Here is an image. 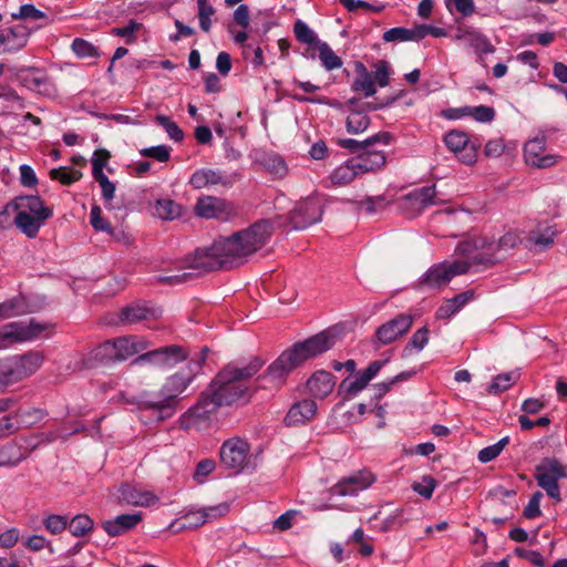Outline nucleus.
Returning <instances> with one entry per match:
<instances>
[{
    "instance_id": "nucleus-1",
    "label": "nucleus",
    "mask_w": 567,
    "mask_h": 567,
    "mask_svg": "<svg viewBox=\"0 0 567 567\" xmlns=\"http://www.w3.org/2000/svg\"><path fill=\"white\" fill-rule=\"evenodd\" d=\"M264 365L259 358H252L246 365H225L200 393L197 402L181 417V426L190 429L210 419L221 406L247 403L252 394L250 379Z\"/></svg>"
},
{
    "instance_id": "nucleus-2",
    "label": "nucleus",
    "mask_w": 567,
    "mask_h": 567,
    "mask_svg": "<svg viewBox=\"0 0 567 567\" xmlns=\"http://www.w3.org/2000/svg\"><path fill=\"white\" fill-rule=\"evenodd\" d=\"M336 343V337L329 331H321L305 341L296 342L285 350L267 369L265 378L274 384H281L296 368L328 350Z\"/></svg>"
},
{
    "instance_id": "nucleus-3",
    "label": "nucleus",
    "mask_w": 567,
    "mask_h": 567,
    "mask_svg": "<svg viewBox=\"0 0 567 567\" xmlns=\"http://www.w3.org/2000/svg\"><path fill=\"white\" fill-rule=\"evenodd\" d=\"M195 373L190 370H179L169 375L157 393L158 399L145 392L134 400L141 412H150L152 420L164 421L171 419L177 410L178 396L193 382Z\"/></svg>"
},
{
    "instance_id": "nucleus-4",
    "label": "nucleus",
    "mask_w": 567,
    "mask_h": 567,
    "mask_svg": "<svg viewBox=\"0 0 567 567\" xmlns=\"http://www.w3.org/2000/svg\"><path fill=\"white\" fill-rule=\"evenodd\" d=\"M272 230L274 226L270 220H258L250 227L236 231L229 237H221L224 246L220 249L228 252L234 268L238 267L266 245Z\"/></svg>"
},
{
    "instance_id": "nucleus-5",
    "label": "nucleus",
    "mask_w": 567,
    "mask_h": 567,
    "mask_svg": "<svg viewBox=\"0 0 567 567\" xmlns=\"http://www.w3.org/2000/svg\"><path fill=\"white\" fill-rule=\"evenodd\" d=\"M224 246L221 238L216 239L209 247L198 248L195 252L187 257L181 269L192 270L193 277L209 271L225 270L234 268L227 251H221Z\"/></svg>"
},
{
    "instance_id": "nucleus-6",
    "label": "nucleus",
    "mask_w": 567,
    "mask_h": 567,
    "mask_svg": "<svg viewBox=\"0 0 567 567\" xmlns=\"http://www.w3.org/2000/svg\"><path fill=\"white\" fill-rule=\"evenodd\" d=\"M189 357L187 348L179 344H169L156 349H147L137 355L131 365H152L159 370H171L177 364L186 361Z\"/></svg>"
},
{
    "instance_id": "nucleus-7",
    "label": "nucleus",
    "mask_w": 567,
    "mask_h": 567,
    "mask_svg": "<svg viewBox=\"0 0 567 567\" xmlns=\"http://www.w3.org/2000/svg\"><path fill=\"white\" fill-rule=\"evenodd\" d=\"M471 264L466 260L442 261L432 265L417 280V286L425 289H440L455 276L468 271Z\"/></svg>"
},
{
    "instance_id": "nucleus-8",
    "label": "nucleus",
    "mask_w": 567,
    "mask_h": 567,
    "mask_svg": "<svg viewBox=\"0 0 567 567\" xmlns=\"http://www.w3.org/2000/svg\"><path fill=\"white\" fill-rule=\"evenodd\" d=\"M403 94H404V91L401 90L398 94H395L393 96L385 97L378 103L360 104L359 100H355V99L349 100L347 103V105L349 107V114H348L347 121H346V127H347L348 133L359 134V133L364 132L371 123L370 117L367 114L368 111H377V110H380L383 107L391 106Z\"/></svg>"
},
{
    "instance_id": "nucleus-9",
    "label": "nucleus",
    "mask_w": 567,
    "mask_h": 567,
    "mask_svg": "<svg viewBox=\"0 0 567 567\" xmlns=\"http://www.w3.org/2000/svg\"><path fill=\"white\" fill-rule=\"evenodd\" d=\"M535 480L539 487L556 502L561 501L558 481L567 477L566 467L555 457H545L535 468Z\"/></svg>"
},
{
    "instance_id": "nucleus-10",
    "label": "nucleus",
    "mask_w": 567,
    "mask_h": 567,
    "mask_svg": "<svg viewBox=\"0 0 567 567\" xmlns=\"http://www.w3.org/2000/svg\"><path fill=\"white\" fill-rule=\"evenodd\" d=\"M444 143L461 162L472 165L477 159V154L482 146V138L478 136H470L467 133L460 130H452L445 134Z\"/></svg>"
},
{
    "instance_id": "nucleus-11",
    "label": "nucleus",
    "mask_w": 567,
    "mask_h": 567,
    "mask_svg": "<svg viewBox=\"0 0 567 567\" xmlns=\"http://www.w3.org/2000/svg\"><path fill=\"white\" fill-rule=\"evenodd\" d=\"M375 481V474L368 468L354 471L336 483L330 488V494L337 496H355L359 492L369 488Z\"/></svg>"
},
{
    "instance_id": "nucleus-12",
    "label": "nucleus",
    "mask_w": 567,
    "mask_h": 567,
    "mask_svg": "<svg viewBox=\"0 0 567 567\" xmlns=\"http://www.w3.org/2000/svg\"><path fill=\"white\" fill-rule=\"evenodd\" d=\"M240 175L238 173H226L220 169L200 168L195 171L189 179V185L194 189L209 188V187H231Z\"/></svg>"
},
{
    "instance_id": "nucleus-13",
    "label": "nucleus",
    "mask_w": 567,
    "mask_h": 567,
    "mask_svg": "<svg viewBox=\"0 0 567 567\" xmlns=\"http://www.w3.org/2000/svg\"><path fill=\"white\" fill-rule=\"evenodd\" d=\"M45 329V324H42L34 319H31L29 322H10L0 328L7 348L16 342L34 340L39 338Z\"/></svg>"
},
{
    "instance_id": "nucleus-14",
    "label": "nucleus",
    "mask_w": 567,
    "mask_h": 567,
    "mask_svg": "<svg viewBox=\"0 0 567 567\" xmlns=\"http://www.w3.org/2000/svg\"><path fill=\"white\" fill-rule=\"evenodd\" d=\"M249 451V444L246 441L239 437L229 439L220 447V462L227 468L239 473L247 463Z\"/></svg>"
},
{
    "instance_id": "nucleus-15",
    "label": "nucleus",
    "mask_w": 567,
    "mask_h": 567,
    "mask_svg": "<svg viewBox=\"0 0 567 567\" xmlns=\"http://www.w3.org/2000/svg\"><path fill=\"white\" fill-rule=\"evenodd\" d=\"M435 186L413 189L401 198L400 207L409 218H413L431 205H437Z\"/></svg>"
},
{
    "instance_id": "nucleus-16",
    "label": "nucleus",
    "mask_w": 567,
    "mask_h": 567,
    "mask_svg": "<svg viewBox=\"0 0 567 567\" xmlns=\"http://www.w3.org/2000/svg\"><path fill=\"white\" fill-rule=\"evenodd\" d=\"M559 156L546 150L544 136L527 141L524 145V159L528 166L535 168H549L558 164Z\"/></svg>"
},
{
    "instance_id": "nucleus-17",
    "label": "nucleus",
    "mask_w": 567,
    "mask_h": 567,
    "mask_svg": "<svg viewBox=\"0 0 567 567\" xmlns=\"http://www.w3.org/2000/svg\"><path fill=\"white\" fill-rule=\"evenodd\" d=\"M322 207L318 199L307 198L296 205L289 213V223L292 229H305L321 219Z\"/></svg>"
},
{
    "instance_id": "nucleus-18",
    "label": "nucleus",
    "mask_w": 567,
    "mask_h": 567,
    "mask_svg": "<svg viewBox=\"0 0 567 567\" xmlns=\"http://www.w3.org/2000/svg\"><path fill=\"white\" fill-rule=\"evenodd\" d=\"M388 360L372 361L367 369L359 372L353 379L347 378L339 385V393H344V399L349 400L367 388L369 382L380 372Z\"/></svg>"
},
{
    "instance_id": "nucleus-19",
    "label": "nucleus",
    "mask_w": 567,
    "mask_h": 567,
    "mask_svg": "<svg viewBox=\"0 0 567 567\" xmlns=\"http://www.w3.org/2000/svg\"><path fill=\"white\" fill-rule=\"evenodd\" d=\"M412 324L413 317L411 315L400 313L377 329L375 339L382 346L390 344L404 336Z\"/></svg>"
},
{
    "instance_id": "nucleus-20",
    "label": "nucleus",
    "mask_w": 567,
    "mask_h": 567,
    "mask_svg": "<svg viewBox=\"0 0 567 567\" xmlns=\"http://www.w3.org/2000/svg\"><path fill=\"white\" fill-rule=\"evenodd\" d=\"M195 213L202 218L227 219L233 213V205L224 198L203 196L197 199Z\"/></svg>"
},
{
    "instance_id": "nucleus-21",
    "label": "nucleus",
    "mask_w": 567,
    "mask_h": 567,
    "mask_svg": "<svg viewBox=\"0 0 567 567\" xmlns=\"http://www.w3.org/2000/svg\"><path fill=\"white\" fill-rule=\"evenodd\" d=\"M33 31V28L22 23L1 29L4 53H16L25 48Z\"/></svg>"
},
{
    "instance_id": "nucleus-22",
    "label": "nucleus",
    "mask_w": 567,
    "mask_h": 567,
    "mask_svg": "<svg viewBox=\"0 0 567 567\" xmlns=\"http://www.w3.org/2000/svg\"><path fill=\"white\" fill-rule=\"evenodd\" d=\"M357 169L361 175L373 173L381 169L386 163L384 151L375 150L373 146H367L352 157Z\"/></svg>"
},
{
    "instance_id": "nucleus-23",
    "label": "nucleus",
    "mask_w": 567,
    "mask_h": 567,
    "mask_svg": "<svg viewBox=\"0 0 567 567\" xmlns=\"http://www.w3.org/2000/svg\"><path fill=\"white\" fill-rule=\"evenodd\" d=\"M29 216L38 217L39 220H48L52 217V208L44 205L39 196L27 195L13 199V212H24Z\"/></svg>"
},
{
    "instance_id": "nucleus-24",
    "label": "nucleus",
    "mask_w": 567,
    "mask_h": 567,
    "mask_svg": "<svg viewBox=\"0 0 567 567\" xmlns=\"http://www.w3.org/2000/svg\"><path fill=\"white\" fill-rule=\"evenodd\" d=\"M117 361H125L135 354H142L151 348V342L143 337L125 336L114 339Z\"/></svg>"
},
{
    "instance_id": "nucleus-25",
    "label": "nucleus",
    "mask_w": 567,
    "mask_h": 567,
    "mask_svg": "<svg viewBox=\"0 0 567 567\" xmlns=\"http://www.w3.org/2000/svg\"><path fill=\"white\" fill-rule=\"evenodd\" d=\"M117 493L118 503L126 505L151 506L158 501L152 492L141 491L128 484L121 485Z\"/></svg>"
},
{
    "instance_id": "nucleus-26",
    "label": "nucleus",
    "mask_w": 567,
    "mask_h": 567,
    "mask_svg": "<svg viewBox=\"0 0 567 567\" xmlns=\"http://www.w3.org/2000/svg\"><path fill=\"white\" fill-rule=\"evenodd\" d=\"M142 519V513L122 514L103 522L102 526L109 536L116 537L133 529Z\"/></svg>"
},
{
    "instance_id": "nucleus-27",
    "label": "nucleus",
    "mask_w": 567,
    "mask_h": 567,
    "mask_svg": "<svg viewBox=\"0 0 567 567\" xmlns=\"http://www.w3.org/2000/svg\"><path fill=\"white\" fill-rule=\"evenodd\" d=\"M317 412V404L315 401L305 399L296 402L288 411L285 422L289 426L305 424L310 421Z\"/></svg>"
},
{
    "instance_id": "nucleus-28",
    "label": "nucleus",
    "mask_w": 567,
    "mask_h": 567,
    "mask_svg": "<svg viewBox=\"0 0 567 567\" xmlns=\"http://www.w3.org/2000/svg\"><path fill=\"white\" fill-rule=\"evenodd\" d=\"M336 385L334 377L324 370L316 371L307 381V388L315 398L328 396Z\"/></svg>"
},
{
    "instance_id": "nucleus-29",
    "label": "nucleus",
    "mask_w": 567,
    "mask_h": 567,
    "mask_svg": "<svg viewBox=\"0 0 567 567\" xmlns=\"http://www.w3.org/2000/svg\"><path fill=\"white\" fill-rule=\"evenodd\" d=\"M456 39L464 42L466 47L472 48L480 55L495 52V47L488 38L478 31L464 30L456 35Z\"/></svg>"
},
{
    "instance_id": "nucleus-30",
    "label": "nucleus",
    "mask_w": 567,
    "mask_h": 567,
    "mask_svg": "<svg viewBox=\"0 0 567 567\" xmlns=\"http://www.w3.org/2000/svg\"><path fill=\"white\" fill-rule=\"evenodd\" d=\"M391 141H392L391 133L379 132L362 142H359L353 138H340V140H338L337 144L340 147L346 148L357 155L359 152L363 151L367 146H374L377 143H380V144H383L386 146L391 143Z\"/></svg>"
},
{
    "instance_id": "nucleus-31",
    "label": "nucleus",
    "mask_w": 567,
    "mask_h": 567,
    "mask_svg": "<svg viewBox=\"0 0 567 567\" xmlns=\"http://www.w3.org/2000/svg\"><path fill=\"white\" fill-rule=\"evenodd\" d=\"M153 316L151 308L140 302L131 303L121 309L118 313V322L122 324H134Z\"/></svg>"
},
{
    "instance_id": "nucleus-32",
    "label": "nucleus",
    "mask_w": 567,
    "mask_h": 567,
    "mask_svg": "<svg viewBox=\"0 0 567 567\" xmlns=\"http://www.w3.org/2000/svg\"><path fill=\"white\" fill-rule=\"evenodd\" d=\"M358 176H361L357 169L352 157L336 167L329 175V179L334 186H346L352 183Z\"/></svg>"
},
{
    "instance_id": "nucleus-33",
    "label": "nucleus",
    "mask_w": 567,
    "mask_h": 567,
    "mask_svg": "<svg viewBox=\"0 0 567 567\" xmlns=\"http://www.w3.org/2000/svg\"><path fill=\"white\" fill-rule=\"evenodd\" d=\"M357 72L358 75L352 83L353 91L363 93L365 97L374 95L377 87L372 73L362 63L357 65Z\"/></svg>"
},
{
    "instance_id": "nucleus-34",
    "label": "nucleus",
    "mask_w": 567,
    "mask_h": 567,
    "mask_svg": "<svg viewBox=\"0 0 567 567\" xmlns=\"http://www.w3.org/2000/svg\"><path fill=\"white\" fill-rule=\"evenodd\" d=\"M14 224L16 226L28 237L35 238L40 231V228L45 224L47 220H39L38 217L29 216L24 212H14Z\"/></svg>"
},
{
    "instance_id": "nucleus-35",
    "label": "nucleus",
    "mask_w": 567,
    "mask_h": 567,
    "mask_svg": "<svg viewBox=\"0 0 567 567\" xmlns=\"http://www.w3.org/2000/svg\"><path fill=\"white\" fill-rule=\"evenodd\" d=\"M18 363L22 377L25 379L35 373L43 363V355L39 352H28L22 355L13 357Z\"/></svg>"
},
{
    "instance_id": "nucleus-36",
    "label": "nucleus",
    "mask_w": 567,
    "mask_h": 567,
    "mask_svg": "<svg viewBox=\"0 0 567 567\" xmlns=\"http://www.w3.org/2000/svg\"><path fill=\"white\" fill-rule=\"evenodd\" d=\"M24 378L20 368L13 358L8 359L0 368V388H7L17 382L22 381Z\"/></svg>"
},
{
    "instance_id": "nucleus-37",
    "label": "nucleus",
    "mask_w": 567,
    "mask_h": 567,
    "mask_svg": "<svg viewBox=\"0 0 567 567\" xmlns=\"http://www.w3.org/2000/svg\"><path fill=\"white\" fill-rule=\"evenodd\" d=\"M519 371H509L496 375L487 388L489 394H499L511 389L519 379Z\"/></svg>"
},
{
    "instance_id": "nucleus-38",
    "label": "nucleus",
    "mask_w": 567,
    "mask_h": 567,
    "mask_svg": "<svg viewBox=\"0 0 567 567\" xmlns=\"http://www.w3.org/2000/svg\"><path fill=\"white\" fill-rule=\"evenodd\" d=\"M11 19L12 20H25V21H38V20L44 21V23L40 24L38 28H41V27L50 23V19L48 17V14L45 12L37 9L31 3L22 4L19 8L18 12L11 13Z\"/></svg>"
},
{
    "instance_id": "nucleus-39",
    "label": "nucleus",
    "mask_w": 567,
    "mask_h": 567,
    "mask_svg": "<svg viewBox=\"0 0 567 567\" xmlns=\"http://www.w3.org/2000/svg\"><path fill=\"white\" fill-rule=\"evenodd\" d=\"M91 358L102 364H107L117 361L115 342L113 340H106L91 352Z\"/></svg>"
},
{
    "instance_id": "nucleus-40",
    "label": "nucleus",
    "mask_w": 567,
    "mask_h": 567,
    "mask_svg": "<svg viewBox=\"0 0 567 567\" xmlns=\"http://www.w3.org/2000/svg\"><path fill=\"white\" fill-rule=\"evenodd\" d=\"M183 207L176 202L164 198L158 199L155 204V214L165 220H173L181 217Z\"/></svg>"
},
{
    "instance_id": "nucleus-41",
    "label": "nucleus",
    "mask_w": 567,
    "mask_h": 567,
    "mask_svg": "<svg viewBox=\"0 0 567 567\" xmlns=\"http://www.w3.org/2000/svg\"><path fill=\"white\" fill-rule=\"evenodd\" d=\"M556 235L557 231L554 227L546 226L545 228L533 231L529 236V241L540 249H547L554 244Z\"/></svg>"
},
{
    "instance_id": "nucleus-42",
    "label": "nucleus",
    "mask_w": 567,
    "mask_h": 567,
    "mask_svg": "<svg viewBox=\"0 0 567 567\" xmlns=\"http://www.w3.org/2000/svg\"><path fill=\"white\" fill-rule=\"evenodd\" d=\"M319 59L326 70L331 71L342 65V60L332 51L327 42H320L317 45Z\"/></svg>"
},
{
    "instance_id": "nucleus-43",
    "label": "nucleus",
    "mask_w": 567,
    "mask_h": 567,
    "mask_svg": "<svg viewBox=\"0 0 567 567\" xmlns=\"http://www.w3.org/2000/svg\"><path fill=\"white\" fill-rule=\"evenodd\" d=\"M93 525L92 518L86 514L75 515L68 523L70 533L76 537L86 535L93 528Z\"/></svg>"
},
{
    "instance_id": "nucleus-44",
    "label": "nucleus",
    "mask_w": 567,
    "mask_h": 567,
    "mask_svg": "<svg viewBox=\"0 0 567 567\" xmlns=\"http://www.w3.org/2000/svg\"><path fill=\"white\" fill-rule=\"evenodd\" d=\"M293 33H295V37L296 39L300 42V43H306V44H310V45H318L321 41L318 39L317 34L315 33V31L312 29L309 28V25L301 21V20H298L295 25H293Z\"/></svg>"
},
{
    "instance_id": "nucleus-45",
    "label": "nucleus",
    "mask_w": 567,
    "mask_h": 567,
    "mask_svg": "<svg viewBox=\"0 0 567 567\" xmlns=\"http://www.w3.org/2000/svg\"><path fill=\"white\" fill-rule=\"evenodd\" d=\"M51 179L59 181L63 185H71L82 177V173L71 167H58L50 171Z\"/></svg>"
},
{
    "instance_id": "nucleus-46",
    "label": "nucleus",
    "mask_w": 567,
    "mask_h": 567,
    "mask_svg": "<svg viewBox=\"0 0 567 567\" xmlns=\"http://www.w3.org/2000/svg\"><path fill=\"white\" fill-rule=\"evenodd\" d=\"M509 443V437L505 436L501 439L497 443L486 446L478 452L477 458L481 463H488L495 460L505 446Z\"/></svg>"
},
{
    "instance_id": "nucleus-47",
    "label": "nucleus",
    "mask_w": 567,
    "mask_h": 567,
    "mask_svg": "<svg viewBox=\"0 0 567 567\" xmlns=\"http://www.w3.org/2000/svg\"><path fill=\"white\" fill-rule=\"evenodd\" d=\"M155 122L162 126L171 140L181 142L184 138V133L179 126L166 115L158 114L155 116Z\"/></svg>"
},
{
    "instance_id": "nucleus-48",
    "label": "nucleus",
    "mask_w": 567,
    "mask_h": 567,
    "mask_svg": "<svg viewBox=\"0 0 567 567\" xmlns=\"http://www.w3.org/2000/svg\"><path fill=\"white\" fill-rule=\"evenodd\" d=\"M110 158L111 154L105 148H99L93 153L91 158L93 178L105 175L103 169L107 165Z\"/></svg>"
},
{
    "instance_id": "nucleus-49",
    "label": "nucleus",
    "mask_w": 567,
    "mask_h": 567,
    "mask_svg": "<svg viewBox=\"0 0 567 567\" xmlns=\"http://www.w3.org/2000/svg\"><path fill=\"white\" fill-rule=\"evenodd\" d=\"M405 520L406 518L404 517V509L396 508L392 514H390L381 522L379 529L381 532L399 529L404 525Z\"/></svg>"
},
{
    "instance_id": "nucleus-50",
    "label": "nucleus",
    "mask_w": 567,
    "mask_h": 567,
    "mask_svg": "<svg viewBox=\"0 0 567 567\" xmlns=\"http://www.w3.org/2000/svg\"><path fill=\"white\" fill-rule=\"evenodd\" d=\"M468 116L480 123H489L495 118L494 107L487 105L468 106Z\"/></svg>"
},
{
    "instance_id": "nucleus-51",
    "label": "nucleus",
    "mask_w": 567,
    "mask_h": 567,
    "mask_svg": "<svg viewBox=\"0 0 567 567\" xmlns=\"http://www.w3.org/2000/svg\"><path fill=\"white\" fill-rule=\"evenodd\" d=\"M172 148L167 145H157L142 148L140 154L144 157L154 158L157 162L165 163L171 158Z\"/></svg>"
},
{
    "instance_id": "nucleus-52",
    "label": "nucleus",
    "mask_w": 567,
    "mask_h": 567,
    "mask_svg": "<svg viewBox=\"0 0 567 567\" xmlns=\"http://www.w3.org/2000/svg\"><path fill=\"white\" fill-rule=\"evenodd\" d=\"M43 525L52 535L61 534L68 527V517L51 514L43 519Z\"/></svg>"
},
{
    "instance_id": "nucleus-53",
    "label": "nucleus",
    "mask_w": 567,
    "mask_h": 567,
    "mask_svg": "<svg viewBox=\"0 0 567 567\" xmlns=\"http://www.w3.org/2000/svg\"><path fill=\"white\" fill-rule=\"evenodd\" d=\"M72 50L79 58H95L99 55L96 48L81 38L73 40Z\"/></svg>"
},
{
    "instance_id": "nucleus-54",
    "label": "nucleus",
    "mask_w": 567,
    "mask_h": 567,
    "mask_svg": "<svg viewBox=\"0 0 567 567\" xmlns=\"http://www.w3.org/2000/svg\"><path fill=\"white\" fill-rule=\"evenodd\" d=\"M374 84H379L380 87H384L390 81V66L384 60H379L374 64V72L372 73Z\"/></svg>"
},
{
    "instance_id": "nucleus-55",
    "label": "nucleus",
    "mask_w": 567,
    "mask_h": 567,
    "mask_svg": "<svg viewBox=\"0 0 567 567\" xmlns=\"http://www.w3.org/2000/svg\"><path fill=\"white\" fill-rule=\"evenodd\" d=\"M429 342V329L426 327H422L417 329L410 341L404 348V352L409 351L411 348L421 351Z\"/></svg>"
},
{
    "instance_id": "nucleus-56",
    "label": "nucleus",
    "mask_w": 567,
    "mask_h": 567,
    "mask_svg": "<svg viewBox=\"0 0 567 567\" xmlns=\"http://www.w3.org/2000/svg\"><path fill=\"white\" fill-rule=\"evenodd\" d=\"M142 28V24L135 20H130L125 27L112 29V34L125 38L127 43L135 41V32Z\"/></svg>"
},
{
    "instance_id": "nucleus-57",
    "label": "nucleus",
    "mask_w": 567,
    "mask_h": 567,
    "mask_svg": "<svg viewBox=\"0 0 567 567\" xmlns=\"http://www.w3.org/2000/svg\"><path fill=\"white\" fill-rule=\"evenodd\" d=\"M264 166L271 174L282 177L287 173V166L285 161L278 155H269L264 161Z\"/></svg>"
},
{
    "instance_id": "nucleus-58",
    "label": "nucleus",
    "mask_w": 567,
    "mask_h": 567,
    "mask_svg": "<svg viewBox=\"0 0 567 567\" xmlns=\"http://www.w3.org/2000/svg\"><path fill=\"white\" fill-rule=\"evenodd\" d=\"M90 223L92 227L97 231H111V225L105 218H103L102 209L97 205H93L91 208Z\"/></svg>"
},
{
    "instance_id": "nucleus-59",
    "label": "nucleus",
    "mask_w": 567,
    "mask_h": 567,
    "mask_svg": "<svg viewBox=\"0 0 567 567\" xmlns=\"http://www.w3.org/2000/svg\"><path fill=\"white\" fill-rule=\"evenodd\" d=\"M436 482L432 476H423L422 482H415L412 485L414 492L424 498H431L435 489Z\"/></svg>"
},
{
    "instance_id": "nucleus-60",
    "label": "nucleus",
    "mask_w": 567,
    "mask_h": 567,
    "mask_svg": "<svg viewBox=\"0 0 567 567\" xmlns=\"http://www.w3.org/2000/svg\"><path fill=\"white\" fill-rule=\"evenodd\" d=\"M543 497L542 492H535L529 498L527 505L524 508V516L528 519L536 518L542 515L540 499Z\"/></svg>"
},
{
    "instance_id": "nucleus-61",
    "label": "nucleus",
    "mask_w": 567,
    "mask_h": 567,
    "mask_svg": "<svg viewBox=\"0 0 567 567\" xmlns=\"http://www.w3.org/2000/svg\"><path fill=\"white\" fill-rule=\"evenodd\" d=\"M181 520H182V525H181L182 529L196 528V527L203 526L206 523L205 516L203 515L200 509L187 513L186 515H184L182 517Z\"/></svg>"
},
{
    "instance_id": "nucleus-62",
    "label": "nucleus",
    "mask_w": 567,
    "mask_h": 567,
    "mask_svg": "<svg viewBox=\"0 0 567 567\" xmlns=\"http://www.w3.org/2000/svg\"><path fill=\"white\" fill-rule=\"evenodd\" d=\"M200 511L205 516V522L207 523L209 520L225 516L229 512V505L227 503H220L215 506L200 508Z\"/></svg>"
},
{
    "instance_id": "nucleus-63",
    "label": "nucleus",
    "mask_w": 567,
    "mask_h": 567,
    "mask_svg": "<svg viewBox=\"0 0 567 567\" xmlns=\"http://www.w3.org/2000/svg\"><path fill=\"white\" fill-rule=\"evenodd\" d=\"M94 181L99 183L102 189V196L106 202H111L114 198L116 186L111 182L106 175L94 177Z\"/></svg>"
},
{
    "instance_id": "nucleus-64",
    "label": "nucleus",
    "mask_w": 567,
    "mask_h": 567,
    "mask_svg": "<svg viewBox=\"0 0 567 567\" xmlns=\"http://www.w3.org/2000/svg\"><path fill=\"white\" fill-rule=\"evenodd\" d=\"M409 38H410L409 29L401 28V27L389 29L382 35V39L385 42L410 41Z\"/></svg>"
}]
</instances>
